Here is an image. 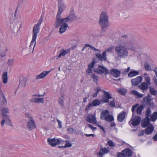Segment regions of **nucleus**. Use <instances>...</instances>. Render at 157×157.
Listing matches in <instances>:
<instances>
[{"label":"nucleus","instance_id":"obj_10","mask_svg":"<svg viewBox=\"0 0 157 157\" xmlns=\"http://www.w3.org/2000/svg\"><path fill=\"white\" fill-rule=\"evenodd\" d=\"M2 116L3 118V120L1 122V124L2 126L4 125V123L5 122V120L4 118L6 117H8L9 116L8 115L9 113V110L8 109L6 108H4L2 109Z\"/></svg>","mask_w":157,"mask_h":157},{"label":"nucleus","instance_id":"obj_18","mask_svg":"<svg viewBox=\"0 0 157 157\" xmlns=\"http://www.w3.org/2000/svg\"><path fill=\"white\" fill-rule=\"evenodd\" d=\"M76 18L74 13H71L67 17L64 18V20L67 23L69 21H72L75 20Z\"/></svg>","mask_w":157,"mask_h":157},{"label":"nucleus","instance_id":"obj_44","mask_svg":"<svg viewBox=\"0 0 157 157\" xmlns=\"http://www.w3.org/2000/svg\"><path fill=\"white\" fill-rule=\"evenodd\" d=\"M86 47H89L91 49H92L93 50L98 51L99 52H100V50L96 49L95 48L92 46L91 45H90L89 44H85V47L86 48Z\"/></svg>","mask_w":157,"mask_h":157},{"label":"nucleus","instance_id":"obj_58","mask_svg":"<svg viewBox=\"0 0 157 157\" xmlns=\"http://www.w3.org/2000/svg\"><path fill=\"white\" fill-rule=\"evenodd\" d=\"M94 61L91 63H90L88 65L89 68L91 69L93 68L94 67Z\"/></svg>","mask_w":157,"mask_h":157},{"label":"nucleus","instance_id":"obj_54","mask_svg":"<svg viewBox=\"0 0 157 157\" xmlns=\"http://www.w3.org/2000/svg\"><path fill=\"white\" fill-rule=\"evenodd\" d=\"M101 90L100 88H97L96 92L93 95V97H96L99 93V92Z\"/></svg>","mask_w":157,"mask_h":157},{"label":"nucleus","instance_id":"obj_14","mask_svg":"<svg viewBox=\"0 0 157 157\" xmlns=\"http://www.w3.org/2000/svg\"><path fill=\"white\" fill-rule=\"evenodd\" d=\"M143 80V78L141 76H139L135 79H132L131 82L132 85L136 86L140 84Z\"/></svg>","mask_w":157,"mask_h":157},{"label":"nucleus","instance_id":"obj_5","mask_svg":"<svg viewBox=\"0 0 157 157\" xmlns=\"http://www.w3.org/2000/svg\"><path fill=\"white\" fill-rule=\"evenodd\" d=\"M64 18H61V15L57 14L56 20L55 23V26L56 27L59 28L62 24H64L67 22L64 20Z\"/></svg>","mask_w":157,"mask_h":157},{"label":"nucleus","instance_id":"obj_19","mask_svg":"<svg viewBox=\"0 0 157 157\" xmlns=\"http://www.w3.org/2000/svg\"><path fill=\"white\" fill-rule=\"evenodd\" d=\"M50 72V71H44L39 75H37L35 76V79H38L44 78Z\"/></svg>","mask_w":157,"mask_h":157},{"label":"nucleus","instance_id":"obj_50","mask_svg":"<svg viewBox=\"0 0 157 157\" xmlns=\"http://www.w3.org/2000/svg\"><path fill=\"white\" fill-rule=\"evenodd\" d=\"M92 70L90 68H88L86 70V75L88 76L90 75L92 73Z\"/></svg>","mask_w":157,"mask_h":157},{"label":"nucleus","instance_id":"obj_15","mask_svg":"<svg viewBox=\"0 0 157 157\" xmlns=\"http://www.w3.org/2000/svg\"><path fill=\"white\" fill-rule=\"evenodd\" d=\"M109 152V149L101 147L100 148L99 152H98L97 154L98 155L99 157H103L104 154H107Z\"/></svg>","mask_w":157,"mask_h":157},{"label":"nucleus","instance_id":"obj_63","mask_svg":"<svg viewBox=\"0 0 157 157\" xmlns=\"http://www.w3.org/2000/svg\"><path fill=\"white\" fill-rule=\"evenodd\" d=\"M97 126L100 129L102 130L104 132H105V131L104 129L102 126L101 125H99V124H98Z\"/></svg>","mask_w":157,"mask_h":157},{"label":"nucleus","instance_id":"obj_13","mask_svg":"<svg viewBox=\"0 0 157 157\" xmlns=\"http://www.w3.org/2000/svg\"><path fill=\"white\" fill-rule=\"evenodd\" d=\"M96 72L99 74L103 73L104 74L106 75L109 73V71L108 70L101 65L98 66Z\"/></svg>","mask_w":157,"mask_h":157},{"label":"nucleus","instance_id":"obj_4","mask_svg":"<svg viewBox=\"0 0 157 157\" xmlns=\"http://www.w3.org/2000/svg\"><path fill=\"white\" fill-rule=\"evenodd\" d=\"M113 49V47H110L107 48L106 49L105 51H104L102 52V55L100 53V52H99V53H96V57L100 61H106L107 59L106 52H111Z\"/></svg>","mask_w":157,"mask_h":157},{"label":"nucleus","instance_id":"obj_2","mask_svg":"<svg viewBox=\"0 0 157 157\" xmlns=\"http://www.w3.org/2000/svg\"><path fill=\"white\" fill-rule=\"evenodd\" d=\"M108 14L105 12H102L100 14L99 23L101 27V33L105 32L109 26Z\"/></svg>","mask_w":157,"mask_h":157},{"label":"nucleus","instance_id":"obj_36","mask_svg":"<svg viewBox=\"0 0 157 157\" xmlns=\"http://www.w3.org/2000/svg\"><path fill=\"white\" fill-rule=\"evenodd\" d=\"M101 101L98 99L94 100L92 103H90L92 106H97L100 104Z\"/></svg>","mask_w":157,"mask_h":157},{"label":"nucleus","instance_id":"obj_35","mask_svg":"<svg viewBox=\"0 0 157 157\" xmlns=\"http://www.w3.org/2000/svg\"><path fill=\"white\" fill-rule=\"evenodd\" d=\"M2 79L3 83H6L8 80L7 73L6 72H4L3 73L2 75Z\"/></svg>","mask_w":157,"mask_h":157},{"label":"nucleus","instance_id":"obj_55","mask_svg":"<svg viewBox=\"0 0 157 157\" xmlns=\"http://www.w3.org/2000/svg\"><path fill=\"white\" fill-rule=\"evenodd\" d=\"M87 126L91 128L93 131L95 130L96 129V127H93L92 125L90 124H87Z\"/></svg>","mask_w":157,"mask_h":157},{"label":"nucleus","instance_id":"obj_30","mask_svg":"<svg viewBox=\"0 0 157 157\" xmlns=\"http://www.w3.org/2000/svg\"><path fill=\"white\" fill-rule=\"evenodd\" d=\"M154 130V127L151 124H149L145 129V133L146 134L149 135L151 134Z\"/></svg>","mask_w":157,"mask_h":157},{"label":"nucleus","instance_id":"obj_11","mask_svg":"<svg viewBox=\"0 0 157 157\" xmlns=\"http://www.w3.org/2000/svg\"><path fill=\"white\" fill-rule=\"evenodd\" d=\"M86 121L93 124H96L97 120L95 115L92 114H89L86 117Z\"/></svg>","mask_w":157,"mask_h":157},{"label":"nucleus","instance_id":"obj_9","mask_svg":"<svg viewBox=\"0 0 157 157\" xmlns=\"http://www.w3.org/2000/svg\"><path fill=\"white\" fill-rule=\"evenodd\" d=\"M66 7L61 0L58 1V11L57 14L61 15Z\"/></svg>","mask_w":157,"mask_h":157},{"label":"nucleus","instance_id":"obj_42","mask_svg":"<svg viewBox=\"0 0 157 157\" xmlns=\"http://www.w3.org/2000/svg\"><path fill=\"white\" fill-rule=\"evenodd\" d=\"M118 92L121 95L125 94L127 93V90L124 89H120L118 90Z\"/></svg>","mask_w":157,"mask_h":157},{"label":"nucleus","instance_id":"obj_40","mask_svg":"<svg viewBox=\"0 0 157 157\" xmlns=\"http://www.w3.org/2000/svg\"><path fill=\"white\" fill-rule=\"evenodd\" d=\"M144 67L145 70L148 71H150L152 70L149 64L147 63H145L144 64Z\"/></svg>","mask_w":157,"mask_h":157},{"label":"nucleus","instance_id":"obj_46","mask_svg":"<svg viewBox=\"0 0 157 157\" xmlns=\"http://www.w3.org/2000/svg\"><path fill=\"white\" fill-rule=\"evenodd\" d=\"M107 144L109 146L112 147H115L116 146L115 143L110 140L108 141Z\"/></svg>","mask_w":157,"mask_h":157},{"label":"nucleus","instance_id":"obj_1","mask_svg":"<svg viewBox=\"0 0 157 157\" xmlns=\"http://www.w3.org/2000/svg\"><path fill=\"white\" fill-rule=\"evenodd\" d=\"M121 44L115 48V52L117 55L115 57L116 61L120 59H126L128 56V49L133 50L135 43L134 41L128 35H123L121 36Z\"/></svg>","mask_w":157,"mask_h":157},{"label":"nucleus","instance_id":"obj_49","mask_svg":"<svg viewBox=\"0 0 157 157\" xmlns=\"http://www.w3.org/2000/svg\"><path fill=\"white\" fill-rule=\"evenodd\" d=\"M63 97L62 96L58 100V102L59 104L62 106H63Z\"/></svg>","mask_w":157,"mask_h":157},{"label":"nucleus","instance_id":"obj_48","mask_svg":"<svg viewBox=\"0 0 157 157\" xmlns=\"http://www.w3.org/2000/svg\"><path fill=\"white\" fill-rule=\"evenodd\" d=\"M91 76V78L93 79L94 81L96 82H97L98 77L97 76L95 75L94 74H92Z\"/></svg>","mask_w":157,"mask_h":157},{"label":"nucleus","instance_id":"obj_38","mask_svg":"<svg viewBox=\"0 0 157 157\" xmlns=\"http://www.w3.org/2000/svg\"><path fill=\"white\" fill-rule=\"evenodd\" d=\"M157 118V112H154L151 116L150 119L151 121H153Z\"/></svg>","mask_w":157,"mask_h":157},{"label":"nucleus","instance_id":"obj_21","mask_svg":"<svg viewBox=\"0 0 157 157\" xmlns=\"http://www.w3.org/2000/svg\"><path fill=\"white\" fill-rule=\"evenodd\" d=\"M143 103L144 105H146L147 106H150L151 105V100L150 99L149 95L143 98Z\"/></svg>","mask_w":157,"mask_h":157},{"label":"nucleus","instance_id":"obj_39","mask_svg":"<svg viewBox=\"0 0 157 157\" xmlns=\"http://www.w3.org/2000/svg\"><path fill=\"white\" fill-rule=\"evenodd\" d=\"M105 120L107 122H112L114 120V118L113 117L109 114L106 118H105Z\"/></svg>","mask_w":157,"mask_h":157},{"label":"nucleus","instance_id":"obj_51","mask_svg":"<svg viewBox=\"0 0 157 157\" xmlns=\"http://www.w3.org/2000/svg\"><path fill=\"white\" fill-rule=\"evenodd\" d=\"M130 69V67H128L127 68L124 69V71L122 72V74L124 75H125L128 73Z\"/></svg>","mask_w":157,"mask_h":157},{"label":"nucleus","instance_id":"obj_64","mask_svg":"<svg viewBox=\"0 0 157 157\" xmlns=\"http://www.w3.org/2000/svg\"><path fill=\"white\" fill-rule=\"evenodd\" d=\"M153 139L155 141H157V133L153 137Z\"/></svg>","mask_w":157,"mask_h":157},{"label":"nucleus","instance_id":"obj_29","mask_svg":"<svg viewBox=\"0 0 157 157\" xmlns=\"http://www.w3.org/2000/svg\"><path fill=\"white\" fill-rule=\"evenodd\" d=\"M109 114V111L107 110L102 111L101 113L100 118L101 119L105 120L106 117Z\"/></svg>","mask_w":157,"mask_h":157},{"label":"nucleus","instance_id":"obj_16","mask_svg":"<svg viewBox=\"0 0 157 157\" xmlns=\"http://www.w3.org/2000/svg\"><path fill=\"white\" fill-rule=\"evenodd\" d=\"M140 117L137 116L133 119L132 118L130 122L131 121V124L133 126H136L140 123Z\"/></svg>","mask_w":157,"mask_h":157},{"label":"nucleus","instance_id":"obj_28","mask_svg":"<svg viewBox=\"0 0 157 157\" xmlns=\"http://www.w3.org/2000/svg\"><path fill=\"white\" fill-rule=\"evenodd\" d=\"M144 79L145 83H146L149 85H151V78L149 76V74L146 73L144 74Z\"/></svg>","mask_w":157,"mask_h":157},{"label":"nucleus","instance_id":"obj_6","mask_svg":"<svg viewBox=\"0 0 157 157\" xmlns=\"http://www.w3.org/2000/svg\"><path fill=\"white\" fill-rule=\"evenodd\" d=\"M101 91L104 93V95L102 96L101 101L104 103L108 102L109 100L112 98L110 93L105 90H101Z\"/></svg>","mask_w":157,"mask_h":157},{"label":"nucleus","instance_id":"obj_33","mask_svg":"<svg viewBox=\"0 0 157 157\" xmlns=\"http://www.w3.org/2000/svg\"><path fill=\"white\" fill-rule=\"evenodd\" d=\"M125 113L123 112L120 114L117 117V120L118 121L122 122L124 120L125 118Z\"/></svg>","mask_w":157,"mask_h":157},{"label":"nucleus","instance_id":"obj_22","mask_svg":"<svg viewBox=\"0 0 157 157\" xmlns=\"http://www.w3.org/2000/svg\"><path fill=\"white\" fill-rule=\"evenodd\" d=\"M70 49H68L66 50H64L62 49H61L60 51V53L58 56V58H59L61 56H65L66 54H67L70 52Z\"/></svg>","mask_w":157,"mask_h":157},{"label":"nucleus","instance_id":"obj_23","mask_svg":"<svg viewBox=\"0 0 157 157\" xmlns=\"http://www.w3.org/2000/svg\"><path fill=\"white\" fill-rule=\"evenodd\" d=\"M65 23L61 25L59 30V33L60 34H62L66 30L67 28L69 27L68 25Z\"/></svg>","mask_w":157,"mask_h":157},{"label":"nucleus","instance_id":"obj_61","mask_svg":"<svg viewBox=\"0 0 157 157\" xmlns=\"http://www.w3.org/2000/svg\"><path fill=\"white\" fill-rule=\"evenodd\" d=\"M153 80L154 81V83L157 86V79L155 76L153 77Z\"/></svg>","mask_w":157,"mask_h":157},{"label":"nucleus","instance_id":"obj_31","mask_svg":"<svg viewBox=\"0 0 157 157\" xmlns=\"http://www.w3.org/2000/svg\"><path fill=\"white\" fill-rule=\"evenodd\" d=\"M150 119L145 118L142 121L141 125L142 126L143 128L146 127L147 126H149Z\"/></svg>","mask_w":157,"mask_h":157},{"label":"nucleus","instance_id":"obj_47","mask_svg":"<svg viewBox=\"0 0 157 157\" xmlns=\"http://www.w3.org/2000/svg\"><path fill=\"white\" fill-rule=\"evenodd\" d=\"M66 144L65 145L63 146V147L64 148H65L67 147H71L72 146V145L70 142L68 140H65Z\"/></svg>","mask_w":157,"mask_h":157},{"label":"nucleus","instance_id":"obj_20","mask_svg":"<svg viewBox=\"0 0 157 157\" xmlns=\"http://www.w3.org/2000/svg\"><path fill=\"white\" fill-rule=\"evenodd\" d=\"M122 152L126 157L131 156L132 154V151L128 148L122 150Z\"/></svg>","mask_w":157,"mask_h":157},{"label":"nucleus","instance_id":"obj_56","mask_svg":"<svg viewBox=\"0 0 157 157\" xmlns=\"http://www.w3.org/2000/svg\"><path fill=\"white\" fill-rule=\"evenodd\" d=\"M6 53L5 52L2 51L0 52V56L1 57H4L6 55Z\"/></svg>","mask_w":157,"mask_h":157},{"label":"nucleus","instance_id":"obj_34","mask_svg":"<svg viewBox=\"0 0 157 157\" xmlns=\"http://www.w3.org/2000/svg\"><path fill=\"white\" fill-rule=\"evenodd\" d=\"M139 72L137 71H130L128 75V76L129 77H132L138 75Z\"/></svg>","mask_w":157,"mask_h":157},{"label":"nucleus","instance_id":"obj_32","mask_svg":"<svg viewBox=\"0 0 157 157\" xmlns=\"http://www.w3.org/2000/svg\"><path fill=\"white\" fill-rule=\"evenodd\" d=\"M131 93L134 95L137 98H141L143 97V94L138 92L135 90H132L131 92Z\"/></svg>","mask_w":157,"mask_h":157},{"label":"nucleus","instance_id":"obj_60","mask_svg":"<svg viewBox=\"0 0 157 157\" xmlns=\"http://www.w3.org/2000/svg\"><path fill=\"white\" fill-rule=\"evenodd\" d=\"M92 105L90 103L88 104L87 105L86 109V110H87L88 109H89L91 107V106H92Z\"/></svg>","mask_w":157,"mask_h":157},{"label":"nucleus","instance_id":"obj_27","mask_svg":"<svg viewBox=\"0 0 157 157\" xmlns=\"http://www.w3.org/2000/svg\"><path fill=\"white\" fill-rule=\"evenodd\" d=\"M148 85L145 82H143L140 85L138 86L139 89L143 91V92L144 90H147L148 88Z\"/></svg>","mask_w":157,"mask_h":157},{"label":"nucleus","instance_id":"obj_53","mask_svg":"<svg viewBox=\"0 0 157 157\" xmlns=\"http://www.w3.org/2000/svg\"><path fill=\"white\" fill-rule=\"evenodd\" d=\"M67 130L70 134L73 133L74 132V129L72 128H67Z\"/></svg>","mask_w":157,"mask_h":157},{"label":"nucleus","instance_id":"obj_43","mask_svg":"<svg viewBox=\"0 0 157 157\" xmlns=\"http://www.w3.org/2000/svg\"><path fill=\"white\" fill-rule=\"evenodd\" d=\"M151 114V111L150 109L148 108L146 110L145 113L146 118L150 119L149 118Z\"/></svg>","mask_w":157,"mask_h":157},{"label":"nucleus","instance_id":"obj_25","mask_svg":"<svg viewBox=\"0 0 157 157\" xmlns=\"http://www.w3.org/2000/svg\"><path fill=\"white\" fill-rule=\"evenodd\" d=\"M1 98L0 101V107L3 105H5L7 104V101L6 98L3 93L1 94Z\"/></svg>","mask_w":157,"mask_h":157},{"label":"nucleus","instance_id":"obj_37","mask_svg":"<svg viewBox=\"0 0 157 157\" xmlns=\"http://www.w3.org/2000/svg\"><path fill=\"white\" fill-rule=\"evenodd\" d=\"M151 94L153 95H156L157 93V91L154 88L151 86L149 87Z\"/></svg>","mask_w":157,"mask_h":157},{"label":"nucleus","instance_id":"obj_3","mask_svg":"<svg viewBox=\"0 0 157 157\" xmlns=\"http://www.w3.org/2000/svg\"><path fill=\"white\" fill-rule=\"evenodd\" d=\"M25 118L28 119L27 122V128L30 130H32L36 127V125L33 117L29 113H26L25 114Z\"/></svg>","mask_w":157,"mask_h":157},{"label":"nucleus","instance_id":"obj_7","mask_svg":"<svg viewBox=\"0 0 157 157\" xmlns=\"http://www.w3.org/2000/svg\"><path fill=\"white\" fill-rule=\"evenodd\" d=\"M139 104H136V105L132 106V111L134 113L135 109L137 108L136 110V112L137 114L141 115L142 112V110L144 108V106L143 105H141L138 107Z\"/></svg>","mask_w":157,"mask_h":157},{"label":"nucleus","instance_id":"obj_8","mask_svg":"<svg viewBox=\"0 0 157 157\" xmlns=\"http://www.w3.org/2000/svg\"><path fill=\"white\" fill-rule=\"evenodd\" d=\"M43 21V18L41 17L37 24L35 25L33 29V33L36 34L38 33L40 30V26Z\"/></svg>","mask_w":157,"mask_h":157},{"label":"nucleus","instance_id":"obj_59","mask_svg":"<svg viewBox=\"0 0 157 157\" xmlns=\"http://www.w3.org/2000/svg\"><path fill=\"white\" fill-rule=\"evenodd\" d=\"M115 102L114 100L112 101L109 103V105L112 107H114L115 105Z\"/></svg>","mask_w":157,"mask_h":157},{"label":"nucleus","instance_id":"obj_17","mask_svg":"<svg viewBox=\"0 0 157 157\" xmlns=\"http://www.w3.org/2000/svg\"><path fill=\"white\" fill-rule=\"evenodd\" d=\"M36 34L32 33V39L30 43L29 47L31 48L32 47L33 48V51L34 50L35 46L36 45V40L37 37Z\"/></svg>","mask_w":157,"mask_h":157},{"label":"nucleus","instance_id":"obj_41","mask_svg":"<svg viewBox=\"0 0 157 157\" xmlns=\"http://www.w3.org/2000/svg\"><path fill=\"white\" fill-rule=\"evenodd\" d=\"M4 119L5 120V122L7 124H8L10 126H12L11 121L10 119L9 118V116H8V117H5Z\"/></svg>","mask_w":157,"mask_h":157},{"label":"nucleus","instance_id":"obj_26","mask_svg":"<svg viewBox=\"0 0 157 157\" xmlns=\"http://www.w3.org/2000/svg\"><path fill=\"white\" fill-rule=\"evenodd\" d=\"M31 101L34 103L43 104L44 102V99L43 98H33Z\"/></svg>","mask_w":157,"mask_h":157},{"label":"nucleus","instance_id":"obj_62","mask_svg":"<svg viewBox=\"0 0 157 157\" xmlns=\"http://www.w3.org/2000/svg\"><path fill=\"white\" fill-rule=\"evenodd\" d=\"M118 157H126L121 152L119 153L118 155Z\"/></svg>","mask_w":157,"mask_h":157},{"label":"nucleus","instance_id":"obj_12","mask_svg":"<svg viewBox=\"0 0 157 157\" xmlns=\"http://www.w3.org/2000/svg\"><path fill=\"white\" fill-rule=\"evenodd\" d=\"M48 141L49 144L52 147H54L59 144L61 142L60 140L59 139H56L55 138L53 139L48 138Z\"/></svg>","mask_w":157,"mask_h":157},{"label":"nucleus","instance_id":"obj_45","mask_svg":"<svg viewBox=\"0 0 157 157\" xmlns=\"http://www.w3.org/2000/svg\"><path fill=\"white\" fill-rule=\"evenodd\" d=\"M20 85L22 87H25L26 85V80L24 79L21 80L20 82Z\"/></svg>","mask_w":157,"mask_h":157},{"label":"nucleus","instance_id":"obj_24","mask_svg":"<svg viewBox=\"0 0 157 157\" xmlns=\"http://www.w3.org/2000/svg\"><path fill=\"white\" fill-rule=\"evenodd\" d=\"M110 74L114 77L117 78L120 76L121 74V72L118 70L113 69L111 70L110 71Z\"/></svg>","mask_w":157,"mask_h":157},{"label":"nucleus","instance_id":"obj_52","mask_svg":"<svg viewBox=\"0 0 157 157\" xmlns=\"http://www.w3.org/2000/svg\"><path fill=\"white\" fill-rule=\"evenodd\" d=\"M14 59H8V64L9 66H12L14 62Z\"/></svg>","mask_w":157,"mask_h":157},{"label":"nucleus","instance_id":"obj_57","mask_svg":"<svg viewBox=\"0 0 157 157\" xmlns=\"http://www.w3.org/2000/svg\"><path fill=\"white\" fill-rule=\"evenodd\" d=\"M57 121L58 123L59 128H62V126L61 122L58 119H57Z\"/></svg>","mask_w":157,"mask_h":157}]
</instances>
